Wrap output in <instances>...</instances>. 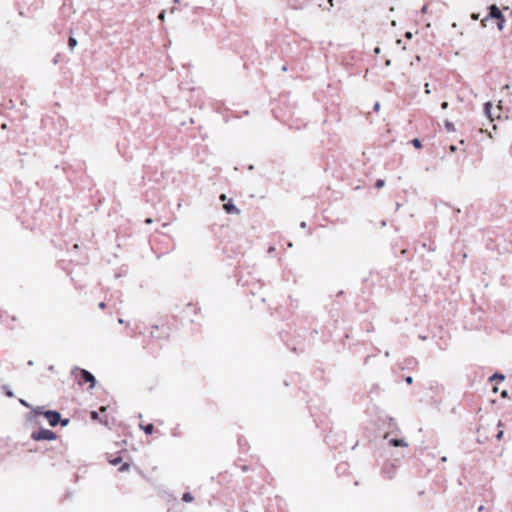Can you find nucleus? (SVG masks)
I'll use <instances>...</instances> for the list:
<instances>
[{"label":"nucleus","instance_id":"nucleus-1","mask_svg":"<svg viewBox=\"0 0 512 512\" xmlns=\"http://www.w3.org/2000/svg\"><path fill=\"white\" fill-rule=\"evenodd\" d=\"M45 418L48 420L49 424L51 426H56L59 422H61L62 426H66L69 422L68 419L61 421V415L57 411H46L44 413Z\"/></svg>","mask_w":512,"mask_h":512},{"label":"nucleus","instance_id":"nucleus-2","mask_svg":"<svg viewBox=\"0 0 512 512\" xmlns=\"http://www.w3.org/2000/svg\"><path fill=\"white\" fill-rule=\"evenodd\" d=\"M32 439L36 441L40 440H55L57 438L56 434L49 429H40L39 431H35L32 433Z\"/></svg>","mask_w":512,"mask_h":512},{"label":"nucleus","instance_id":"nucleus-3","mask_svg":"<svg viewBox=\"0 0 512 512\" xmlns=\"http://www.w3.org/2000/svg\"><path fill=\"white\" fill-rule=\"evenodd\" d=\"M490 17L492 18H496L498 19V23H497V26L498 28L501 30L503 29V26H504V17L502 15V12L500 11V9L496 6V5H492L490 6V13H489Z\"/></svg>","mask_w":512,"mask_h":512},{"label":"nucleus","instance_id":"nucleus-4","mask_svg":"<svg viewBox=\"0 0 512 512\" xmlns=\"http://www.w3.org/2000/svg\"><path fill=\"white\" fill-rule=\"evenodd\" d=\"M79 372L83 381L90 383V387L93 388L95 386V377L85 369L75 368L73 372Z\"/></svg>","mask_w":512,"mask_h":512},{"label":"nucleus","instance_id":"nucleus-5","mask_svg":"<svg viewBox=\"0 0 512 512\" xmlns=\"http://www.w3.org/2000/svg\"><path fill=\"white\" fill-rule=\"evenodd\" d=\"M223 207H224L225 211L229 214H233V213L238 214L239 213V209L231 202L224 204Z\"/></svg>","mask_w":512,"mask_h":512},{"label":"nucleus","instance_id":"nucleus-6","mask_svg":"<svg viewBox=\"0 0 512 512\" xmlns=\"http://www.w3.org/2000/svg\"><path fill=\"white\" fill-rule=\"evenodd\" d=\"M390 444L395 447H407L408 443L403 439H391Z\"/></svg>","mask_w":512,"mask_h":512},{"label":"nucleus","instance_id":"nucleus-7","mask_svg":"<svg viewBox=\"0 0 512 512\" xmlns=\"http://www.w3.org/2000/svg\"><path fill=\"white\" fill-rule=\"evenodd\" d=\"M491 109H492V104L490 102H487L485 104L484 111H485L486 116L492 120Z\"/></svg>","mask_w":512,"mask_h":512},{"label":"nucleus","instance_id":"nucleus-8","mask_svg":"<svg viewBox=\"0 0 512 512\" xmlns=\"http://www.w3.org/2000/svg\"><path fill=\"white\" fill-rule=\"evenodd\" d=\"M505 379L504 375L503 374H500V373H495L493 374L489 380L490 381H494V380H497V381H503Z\"/></svg>","mask_w":512,"mask_h":512},{"label":"nucleus","instance_id":"nucleus-9","mask_svg":"<svg viewBox=\"0 0 512 512\" xmlns=\"http://www.w3.org/2000/svg\"><path fill=\"white\" fill-rule=\"evenodd\" d=\"M77 45V40L74 37H70L68 41V46L73 49Z\"/></svg>","mask_w":512,"mask_h":512},{"label":"nucleus","instance_id":"nucleus-10","mask_svg":"<svg viewBox=\"0 0 512 512\" xmlns=\"http://www.w3.org/2000/svg\"><path fill=\"white\" fill-rule=\"evenodd\" d=\"M384 185H385V181L383 179H378L375 183V187L377 189L384 187Z\"/></svg>","mask_w":512,"mask_h":512},{"label":"nucleus","instance_id":"nucleus-11","mask_svg":"<svg viewBox=\"0 0 512 512\" xmlns=\"http://www.w3.org/2000/svg\"><path fill=\"white\" fill-rule=\"evenodd\" d=\"M182 499H183V501H185V502H191V501L193 500V497H192V495H191L190 493H185V494L183 495V498H182Z\"/></svg>","mask_w":512,"mask_h":512},{"label":"nucleus","instance_id":"nucleus-12","mask_svg":"<svg viewBox=\"0 0 512 512\" xmlns=\"http://www.w3.org/2000/svg\"><path fill=\"white\" fill-rule=\"evenodd\" d=\"M144 431L147 433V434H151L152 431H153V425L152 424H148L147 426L143 427Z\"/></svg>","mask_w":512,"mask_h":512},{"label":"nucleus","instance_id":"nucleus-13","mask_svg":"<svg viewBox=\"0 0 512 512\" xmlns=\"http://www.w3.org/2000/svg\"><path fill=\"white\" fill-rule=\"evenodd\" d=\"M412 144L414 145L415 148H420L421 147V142L417 138L412 140Z\"/></svg>","mask_w":512,"mask_h":512},{"label":"nucleus","instance_id":"nucleus-14","mask_svg":"<svg viewBox=\"0 0 512 512\" xmlns=\"http://www.w3.org/2000/svg\"><path fill=\"white\" fill-rule=\"evenodd\" d=\"M445 127L447 128L448 131H454V125L451 123V122H446L445 123Z\"/></svg>","mask_w":512,"mask_h":512},{"label":"nucleus","instance_id":"nucleus-15","mask_svg":"<svg viewBox=\"0 0 512 512\" xmlns=\"http://www.w3.org/2000/svg\"><path fill=\"white\" fill-rule=\"evenodd\" d=\"M120 462H121V458H120V457H117V458H115V459H113V460H111V461H110V463H111L112 465H117V464H119Z\"/></svg>","mask_w":512,"mask_h":512},{"label":"nucleus","instance_id":"nucleus-16","mask_svg":"<svg viewBox=\"0 0 512 512\" xmlns=\"http://www.w3.org/2000/svg\"><path fill=\"white\" fill-rule=\"evenodd\" d=\"M503 434H504V432H503L502 430H501V431H499V432L497 433V435H496L497 440H501V439H502V437H503Z\"/></svg>","mask_w":512,"mask_h":512},{"label":"nucleus","instance_id":"nucleus-17","mask_svg":"<svg viewBox=\"0 0 512 512\" xmlns=\"http://www.w3.org/2000/svg\"><path fill=\"white\" fill-rule=\"evenodd\" d=\"M405 381L407 384H411L413 382V378L411 376H408L405 378Z\"/></svg>","mask_w":512,"mask_h":512},{"label":"nucleus","instance_id":"nucleus-18","mask_svg":"<svg viewBox=\"0 0 512 512\" xmlns=\"http://www.w3.org/2000/svg\"><path fill=\"white\" fill-rule=\"evenodd\" d=\"M129 468V465L127 463L123 464L122 467L120 468L121 471H125Z\"/></svg>","mask_w":512,"mask_h":512},{"label":"nucleus","instance_id":"nucleus-19","mask_svg":"<svg viewBox=\"0 0 512 512\" xmlns=\"http://www.w3.org/2000/svg\"><path fill=\"white\" fill-rule=\"evenodd\" d=\"M379 109H380V103H379V102H376V103L374 104V110H375V111H379Z\"/></svg>","mask_w":512,"mask_h":512},{"label":"nucleus","instance_id":"nucleus-20","mask_svg":"<svg viewBox=\"0 0 512 512\" xmlns=\"http://www.w3.org/2000/svg\"><path fill=\"white\" fill-rule=\"evenodd\" d=\"M425 93L426 94H430V89H429V84L428 83L425 84Z\"/></svg>","mask_w":512,"mask_h":512},{"label":"nucleus","instance_id":"nucleus-21","mask_svg":"<svg viewBox=\"0 0 512 512\" xmlns=\"http://www.w3.org/2000/svg\"><path fill=\"white\" fill-rule=\"evenodd\" d=\"M91 416H92V418H93V419H97V418H98V413H97V412H95V411H93V412L91 413Z\"/></svg>","mask_w":512,"mask_h":512},{"label":"nucleus","instance_id":"nucleus-22","mask_svg":"<svg viewBox=\"0 0 512 512\" xmlns=\"http://www.w3.org/2000/svg\"><path fill=\"white\" fill-rule=\"evenodd\" d=\"M441 107H442V109H447L448 108V102H443L441 104Z\"/></svg>","mask_w":512,"mask_h":512},{"label":"nucleus","instance_id":"nucleus-23","mask_svg":"<svg viewBox=\"0 0 512 512\" xmlns=\"http://www.w3.org/2000/svg\"><path fill=\"white\" fill-rule=\"evenodd\" d=\"M164 18H165V13L161 12L160 15H159V19L163 21Z\"/></svg>","mask_w":512,"mask_h":512},{"label":"nucleus","instance_id":"nucleus-24","mask_svg":"<svg viewBox=\"0 0 512 512\" xmlns=\"http://www.w3.org/2000/svg\"><path fill=\"white\" fill-rule=\"evenodd\" d=\"M6 395H7L8 397H12V396H13V392L7 389V391H6Z\"/></svg>","mask_w":512,"mask_h":512},{"label":"nucleus","instance_id":"nucleus-25","mask_svg":"<svg viewBox=\"0 0 512 512\" xmlns=\"http://www.w3.org/2000/svg\"><path fill=\"white\" fill-rule=\"evenodd\" d=\"M20 403L26 407H29L28 403L23 399L20 400Z\"/></svg>","mask_w":512,"mask_h":512},{"label":"nucleus","instance_id":"nucleus-26","mask_svg":"<svg viewBox=\"0 0 512 512\" xmlns=\"http://www.w3.org/2000/svg\"><path fill=\"white\" fill-rule=\"evenodd\" d=\"M450 151H451V152H455V151H456V147H455L454 145H451V146H450Z\"/></svg>","mask_w":512,"mask_h":512},{"label":"nucleus","instance_id":"nucleus-27","mask_svg":"<svg viewBox=\"0 0 512 512\" xmlns=\"http://www.w3.org/2000/svg\"><path fill=\"white\" fill-rule=\"evenodd\" d=\"M507 394H508V393H507V391H506V390H504V391H502L501 396H502V397H507Z\"/></svg>","mask_w":512,"mask_h":512},{"label":"nucleus","instance_id":"nucleus-28","mask_svg":"<svg viewBox=\"0 0 512 512\" xmlns=\"http://www.w3.org/2000/svg\"><path fill=\"white\" fill-rule=\"evenodd\" d=\"M53 64L54 65L58 64V56L53 59Z\"/></svg>","mask_w":512,"mask_h":512},{"label":"nucleus","instance_id":"nucleus-29","mask_svg":"<svg viewBox=\"0 0 512 512\" xmlns=\"http://www.w3.org/2000/svg\"><path fill=\"white\" fill-rule=\"evenodd\" d=\"M145 223H147V224H151V223H152V219H151V218H147V219L145 220Z\"/></svg>","mask_w":512,"mask_h":512},{"label":"nucleus","instance_id":"nucleus-30","mask_svg":"<svg viewBox=\"0 0 512 512\" xmlns=\"http://www.w3.org/2000/svg\"><path fill=\"white\" fill-rule=\"evenodd\" d=\"M105 307V303L104 302H100L99 303V308L103 309Z\"/></svg>","mask_w":512,"mask_h":512},{"label":"nucleus","instance_id":"nucleus-31","mask_svg":"<svg viewBox=\"0 0 512 512\" xmlns=\"http://www.w3.org/2000/svg\"><path fill=\"white\" fill-rule=\"evenodd\" d=\"M406 37L411 38V37H412L411 32H407V33H406Z\"/></svg>","mask_w":512,"mask_h":512},{"label":"nucleus","instance_id":"nucleus-32","mask_svg":"<svg viewBox=\"0 0 512 512\" xmlns=\"http://www.w3.org/2000/svg\"><path fill=\"white\" fill-rule=\"evenodd\" d=\"M374 52L378 54V53H380V49L378 47H376Z\"/></svg>","mask_w":512,"mask_h":512},{"label":"nucleus","instance_id":"nucleus-33","mask_svg":"<svg viewBox=\"0 0 512 512\" xmlns=\"http://www.w3.org/2000/svg\"><path fill=\"white\" fill-rule=\"evenodd\" d=\"M472 18H473V19H475V20H477V19H478V15L473 14V15H472Z\"/></svg>","mask_w":512,"mask_h":512},{"label":"nucleus","instance_id":"nucleus-34","mask_svg":"<svg viewBox=\"0 0 512 512\" xmlns=\"http://www.w3.org/2000/svg\"><path fill=\"white\" fill-rule=\"evenodd\" d=\"M426 9H427V7H426V6H423V8H422V12H423V13H425V12H426Z\"/></svg>","mask_w":512,"mask_h":512},{"label":"nucleus","instance_id":"nucleus-35","mask_svg":"<svg viewBox=\"0 0 512 512\" xmlns=\"http://www.w3.org/2000/svg\"><path fill=\"white\" fill-rule=\"evenodd\" d=\"M220 198H221V200H225L226 196L224 194H222Z\"/></svg>","mask_w":512,"mask_h":512},{"label":"nucleus","instance_id":"nucleus-36","mask_svg":"<svg viewBox=\"0 0 512 512\" xmlns=\"http://www.w3.org/2000/svg\"><path fill=\"white\" fill-rule=\"evenodd\" d=\"M306 226V223L305 222H302L301 223V227L304 228Z\"/></svg>","mask_w":512,"mask_h":512},{"label":"nucleus","instance_id":"nucleus-37","mask_svg":"<svg viewBox=\"0 0 512 512\" xmlns=\"http://www.w3.org/2000/svg\"><path fill=\"white\" fill-rule=\"evenodd\" d=\"M329 4L333 6V0H328Z\"/></svg>","mask_w":512,"mask_h":512},{"label":"nucleus","instance_id":"nucleus-38","mask_svg":"<svg viewBox=\"0 0 512 512\" xmlns=\"http://www.w3.org/2000/svg\"><path fill=\"white\" fill-rule=\"evenodd\" d=\"M118 322H119L120 324H123V322H124V321H123V319H119V320H118Z\"/></svg>","mask_w":512,"mask_h":512},{"label":"nucleus","instance_id":"nucleus-39","mask_svg":"<svg viewBox=\"0 0 512 512\" xmlns=\"http://www.w3.org/2000/svg\"><path fill=\"white\" fill-rule=\"evenodd\" d=\"M101 411H105L106 410V407H101L100 409Z\"/></svg>","mask_w":512,"mask_h":512}]
</instances>
